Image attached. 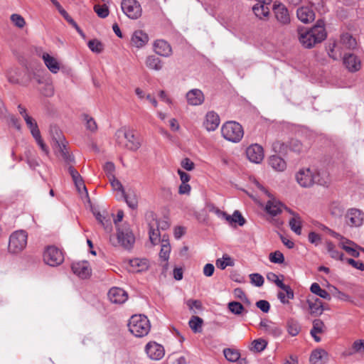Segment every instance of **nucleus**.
Instances as JSON below:
<instances>
[{"label": "nucleus", "mask_w": 364, "mask_h": 364, "mask_svg": "<svg viewBox=\"0 0 364 364\" xmlns=\"http://www.w3.org/2000/svg\"><path fill=\"white\" fill-rule=\"evenodd\" d=\"M326 36L325 23L322 19L318 20L316 25L309 30L299 29V42L306 48H311L322 42Z\"/></svg>", "instance_id": "nucleus-1"}, {"label": "nucleus", "mask_w": 364, "mask_h": 364, "mask_svg": "<svg viewBox=\"0 0 364 364\" xmlns=\"http://www.w3.org/2000/svg\"><path fill=\"white\" fill-rule=\"evenodd\" d=\"M128 327L129 331L135 336L141 338L146 336L150 331L151 324L148 318L141 314H135L129 320Z\"/></svg>", "instance_id": "nucleus-2"}, {"label": "nucleus", "mask_w": 364, "mask_h": 364, "mask_svg": "<svg viewBox=\"0 0 364 364\" xmlns=\"http://www.w3.org/2000/svg\"><path fill=\"white\" fill-rule=\"evenodd\" d=\"M221 134L226 140L237 143L242 139L244 131L242 127L239 123L230 121L225 122L222 126Z\"/></svg>", "instance_id": "nucleus-3"}, {"label": "nucleus", "mask_w": 364, "mask_h": 364, "mask_svg": "<svg viewBox=\"0 0 364 364\" xmlns=\"http://www.w3.org/2000/svg\"><path fill=\"white\" fill-rule=\"evenodd\" d=\"M123 138L127 140V143L124 146L128 149L131 151H136L140 148L141 142L139 139L135 136L133 130L126 129H120L117 130L115 133V140L119 145L122 144V141Z\"/></svg>", "instance_id": "nucleus-4"}, {"label": "nucleus", "mask_w": 364, "mask_h": 364, "mask_svg": "<svg viewBox=\"0 0 364 364\" xmlns=\"http://www.w3.org/2000/svg\"><path fill=\"white\" fill-rule=\"evenodd\" d=\"M28 235L25 230L14 232L9 237L8 250L12 254L21 252L27 245Z\"/></svg>", "instance_id": "nucleus-5"}, {"label": "nucleus", "mask_w": 364, "mask_h": 364, "mask_svg": "<svg viewBox=\"0 0 364 364\" xmlns=\"http://www.w3.org/2000/svg\"><path fill=\"white\" fill-rule=\"evenodd\" d=\"M44 262L50 267H57L64 261V255L61 250L55 246H48L43 253Z\"/></svg>", "instance_id": "nucleus-6"}, {"label": "nucleus", "mask_w": 364, "mask_h": 364, "mask_svg": "<svg viewBox=\"0 0 364 364\" xmlns=\"http://www.w3.org/2000/svg\"><path fill=\"white\" fill-rule=\"evenodd\" d=\"M53 129L56 135L53 136V140L55 143L57 151L65 163L68 164L73 163L75 161L74 156L68 152L64 136L61 134V132L58 128L54 127Z\"/></svg>", "instance_id": "nucleus-7"}, {"label": "nucleus", "mask_w": 364, "mask_h": 364, "mask_svg": "<svg viewBox=\"0 0 364 364\" xmlns=\"http://www.w3.org/2000/svg\"><path fill=\"white\" fill-rule=\"evenodd\" d=\"M298 183L304 188L311 186L316 183H320L318 175L314 173L310 168H301L296 174Z\"/></svg>", "instance_id": "nucleus-8"}, {"label": "nucleus", "mask_w": 364, "mask_h": 364, "mask_svg": "<svg viewBox=\"0 0 364 364\" xmlns=\"http://www.w3.org/2000/svg\"><path fill=\"white\" fill-rule=\"evenodd\" d=\"M344 221L350 228H359L363 224L364 213L358 208H349L344 215Z\"/></svg>", "instance_id": "nucleus-9"}, {"label": "nucleus", "mask_w": 364, "mask_h": 364, "mask_svg": "<svg viewBox=\"0 0 364 364\" xmlns=\"http://www.w3.org/2000/svg\"><path fill=\"white\" fill-rule=\"evenodd\" d=\"M121 8L123 13L131 19H137L141 15V8L136 0H122Z\"/></svg>", "instance_id": "nucleus-10"}, {"label": "nucleus", "mask_w": 364, "mask_h": 364, "mask_svg": "<svg viewBox=\"0 0 364 364\" xmlns=\"http://www.w3.org/2000/svg\"><path fill=\"white\" fill-rule=\"evenodd\" d=\"M117 240L125 248H130L134 243L135 238L128 225L117 228Z\"/></svg>", "instance_id": "nucleus-11"}, {"label": "nucleus", "mask_w": 364, "mask_h": 364, "mask_svg": "<svg viewBox=\"0 0 364 364\" xmlns=\"http://www.w3.org/2000/svg\"><path fill=\"white\" fill-rule=\"evenodd\" d=\"M145 352L148 357L153 360H161L165 354L164 346L155 341H150L146 345Z\"/></svg>", "instance_id": "nucleus-12"}, {"label": "nucleus", "mask_w": 364, "mask_h": 364, "mask_svg": "<svg viewBox=\"0 0 364 364\" xmlns=\"http://www.w3.org/2000/svg\"><path fill=\"white\" fill-rule=\"evenodd\" d=\"M107 296L109 301L114 304H122L128 299L127 291L119 287H112L108 293Z\"/></svg>", "instance_id": "nucleus-13"}, {"label": "nucleus", "mask_w": 364, "mask_h": 364, "mask_svg": "<svg viewBox=\"0 0 364 364\" xmlns=\"http://www.w3.org/2000/svg\"><path fill=\"white\" fill-rule=\"evenodd\" d=\"M247 159L252 163L259 164L264 159V150L262 146L255 144L246 149Z\"/></svg>", "instance_id": "nucleus-14"}, {"label": "nucleus", "mask_w": 364, "mask_h": 364, "mask_svg": "<svg viewBox=\"0 0 364 364\" xmlns=\"http://www.w3.org/2000/svg\"><path fill=\"white\" fill-rule=\"evenodd\" d=\"M273 11L277 21L282 25H287L290 22V16L286 6L281 4L274 2Z\"/></svg>", "instance_id": "nucleus-15"}, {"label": "nucleus", "mask_w": 364, "mask_h": 364, "mask_svg": "<svg viewBox=\"0 0 364 364\" xmlns=\"http://www.w3.org/2000/svg\"><path fill=\"white\" fill-rule=\"evenodd\" d=\"M149 262L146 259L134 258L129 260V273H141L149 270Z\"/></svg>", "instance_id": "nucleus-16"}, {"label": "nucleus", "mask_w": 364, "mask_h": 364, "mask_svg": "<svg viewBox=\"0 0 364 364\" xmlns=\"http://www.w3.org/2000/svg\"><path fill=\"white\" fill-rule=\"evenodd\" d=\"M343 62L345 67L351 73H355L359 70L361 68L360 60L354 54L344 53Z\"/></svg>", "instance_id": "nucleus-17"}, {"label": "nucleus", "mask_w": 364, "mask_h": 364, "mask_svg": "<svg viewBox=\"0 0 364 364\" xmlns=\"http://www.w3.org/2000/svg\"><path fill=\"white\" fill-rule=\"evenodd\" d=\"M187 102L191 106H198L203 104L205 97L203 92L199 89H192L186 95Z\"/></svg>", "instance_id": "nucleus-18"}, {"label": "nucleus", "mask_w": 364, "mask_h": 364, "mask_svg": "<svg viewBox=\"0 0 364 364\" xmlns=\"http://www.w3.org/2000/svg\"><path fill=\"white\" fill-rule=\"evenodd\" d=\"M220 122L218 114L213 111H210L205 115L203 125L208 132L215 131L218 127Z\"/></svg>", "instance_id": "nucleus-19"}, {"label": "nucleus", "mask_w": 364, "mask_h": 364, "mask_svg": "<svg viewBox=\"0 0 364 364\" xmlns=\"http://www.w3.org/2000/svg\"><path fill=\"white\" fill-rule=\"evenodd\" d=\"M284 207V205L282 203L272 198L267 202L264 210L269 215L277 216L282 212Z\"/></svg>", "instance_id": "nucleus-20"}, {"label": "nucleus", "mask_w": 364, "mask_h": 364, "mask_svg": "<svg viewBox=\"0 0 364 364\" xmlns=\"http://www.w3.org/2000/svg\"><path fill=\"white\" fill-rule=\"evenodd\" d=\"M149 36L141 30L135 31L131 38V43L137 48H143L149 41Z\"/></svg>", "instance_id": "nucleus-21"}, {"label": "nucleus", "mask_w": 364, "mask_h": 364, "mask_svg": "<svg viewBox=\"0 0 364 364\" xmlns=\"http://www.w3.org/2000/svg\"><path fill=\"white\" fill-rule=\"evenodd\" d=\"M121 198H124L129 208L136 210L138 208L139 195L135 190L130 188L127 192L124 191Z\"/></svg>", "instance_id": "nucleus-22"}, {"label": "nucleus", "mask_w": 364, "mask_h": 364, "mask_svg": "<svg viewBox=\"0 0 364 364\" xmlns=\"http://www.w3.org/2000/svg\"><path fill=\"white\" fill-rule=\"evenodd\" d=\"M297 18L304 23L311 22L315 18V14L309 6H301L296 11Z\"/></svg>", "instance_id": "nucleus-23"}, {"label": "nucleus", "mask_w": 364, "mask_h": 364, "mask_svg": "<svg viewBox=\"0 0 364 364\" xmlns=\"http://www.w3.org/2000/svg\"><path fill=\"white\" fill-rule=\"evenodd\" d=\"M154 48L156 53L161 56L168 57L172 53L171 46L164 40H156L154 43Z\"/></svg>", "instance_id": "nucleus-24"}, {"label": "nucleus", "mask_w": 364, "mask_h": 364, "mask_svg": "<svg viewBox=\"0 0 364 364\" xmlns=\"http://www.w3.org/2000/svg\"><path fill=\"white\" fill-rule=\"evenodd\" d=\"M68 172L70 174L73 181L79 192L83 191L86 195H87V191L86 186L85 185L84 181L80 176V174L77 172L76 169L72 166L68 167Z\"/></svg>", "instance_id": "nucleus-25"}, {"label": "nucleus", "mask_w": 364, "mask_h": 364, "mask_svg": "<svg viewBox=\"0 0 364 364\" xmlns=\"http://www.w3.org/2000/svg\"><path fill=\"white\" fill-rule=\"evenodd\" d=\"M326 50H327L328 55H329V57L331 58L332 59H333L334 60H337L341 58L343 53V49L342 48L341 45L338 44L335 41H329L327 47H326Z\"/></svg>", "instance_id": "nucleus-26"}, {"label": "nucleus", "mask_w": 364, "mask_h": 364, "mask_svg": "<svg viewBox=\"0 0 364 364\" xmlns=\"http://www.w3.org/2000/svg\"><path fill=\"white\" fill-rule=\"evenodd\" d=\"M42 59L48 69L53 74H56L60 70V64L58 61L47 53H43Z\"/></svg>", "instance_id": "nucleus-27"}, {"label": "nucleus", "mask_w": 364, "mask_h": 364, "mask_svg": "<svg viewBox=\"0 0 364 364\" xmlns=\"http://www.w3.org/2000/svg\"><path fill=\"white\" fill-rule=\"evenodd\" d=\"M307 304L311 315L320 316L322 314L324 309L323 302L319 299L309 298L307 299Z\"/></svg>", "instance_id": "nucleus-28"}, {"label": "nucleus", "mask_w": 364, "mask_h": 364, "mask_svg": "<svg viewBox=\"0 0 364 364\" xmlns=\"http://www.w3.org/2000/svg\"><path fill=\"white\" fill-rule=\"evenodd\" d=\"M269 166L276 171L282 172L287 168V163L278 155H272L269 158Z\"/></svg>", "instance_id": "nucleus-29"}, {"label": "nucleus", "mask_w": 364, "mask_h": 364, "mask_svg": "<svg viewBox=\"0 0 364 364\" xmlns=\"http://www.w3.org/2000/svg\"><path fill=\"white\" fill-rule=\"evenodd\" d=\"M338 44L341 45L342 48L344 49H354L356 47V40L349 33H343L341 36Z\"/></svg>", "instance_id": "nucleus-30"}, {"label": "nucleus", "mask_w": 364, "mask_h": 364, "mask_svg": "<svg viewBox=\"0 0 364 364\" xmlns=\"http://www.w3.org/2000/svg\"><path fill=\"white\" fill-rule=\"evenodd\" d=\"M145 65L150 70L159 71L163 68L164 63L159 58L151 55L146 58Z\"/></svg>", "instance_id": "nucleus-31"}, {"label": "nucleus", "mask_w": 364, "mask_h": 364, "mask_svg": "<svg viewBox=\"0 0 364 364\" xmlns=\"http://www.w3.org/2000/svg\"><path fill=\"white\" fill-rule=\"evenodd\" d=\"M73 273H90L92 269L86 260L73 262L71 264Z\"/></svg>", "instance_id": "nucleus-32"}, {"label": "nucleus", "mask_w": 364, "mask_h": 364, "mask_svg": "<svg viewBox=\"0 0 364 364\" xmlns=\"http://www.w3.org/2000/svg\"><path fill=\"white\" fill-rule=\"evenodd\" d=\"M225 220L231 225L237 223L240 226H243L246 223L245 219L239 210H235L232 215L227 214Z\"/></svg>", "instance_id": "nucleus-33"}, {"label": "nucleus", "mask_w": 364, "mask_h": 364, "mask_svg": "<svg viewBox=\"0 0 364 364\" xmlns=\"http://www.w3.org/2000/svg\"><path fill=\"white\" fill-rule=\"evenodd\" d=\"M252 11L255 16L259 18L268 16L269 14V9L268 5L257 3L252 7Z\"/></svg>", "instance_id": "nucleus-34"}, {"label": "nucleus", "mask_w": 364, "mask_h": 364, "mask_svg": "<svg viewBox=\"0 0 364 364\" xmlns=\"http://www.w3.org/2000/svg\"><path fill=\"white\" fill-rule=\"evenodd\" d=\"M310 290L313 294L327 301H330L331 299L330 294L326 290L321 289L317 283H313L311 285Z\"/></svg>", "instance_id": "nucleus-35"}, {"label": "nucleus", "mask_w": 364, "mask_h": 364, "mask_svg": "<svg viewBox=\"0 0 364 364\" xmlns=\"http://www.w3.org/2000/svg\"><path fill=\"white\" fill-rule=\"evenodd\" d=\"M287 328L289 334H290L291 336H297L301 331L299 323L294 318L288 319L287 323Z\"/></svg>", "instance_id": "nucleus-36"}, {"label": "nucleus", "mask_w": 364, "mask_h": 364, "mask_svg": "<svg viewBox=\"0 0 364 364\" xmlns=\"http://www.w3.org/2000/svg\"><path fill=\"white\" fill-rule=\"evenodd\" d=\"M291 230L296 235H300L301 234V219L299 215H294L292 217L289 222Z\"/></svg>", "instance_id": "nucleus-37"}, {"label": "nucleus", "mask_w": 364, "mask_h": 364, "mask_svg": "<svg viewBox=\"0 0 364 364\" xmlns=\"http://www.w3.org/2000/svg\"><path fill=\"white\" fill-rule=\"evenodd\" d=\"M203 321L197 316H193L189 322V326L194 333H200L202 331V325Z\"/></svg>", "instance_id": "nucleus-38"}, {"label": "nucleus", "mask_w": 364, "mask_h": 364, "mask_svg": "<svg viewBox=\"0 0 364 364\" xmlns=\"http://www.w3.org/2000/svg\"><path fill=\"white\" fill-rule=\"evenodd\" d=\"M20 70L17 68H11L6 72V78L11 84L19 83Z\"/></svg>", "instance_id": "nucleus-39"}, {"label": "nucleus", "mask_w": 364, "mask_h": 364, "mask_svg": "<svg viewBox=\"0 0 364 364\" xmlns=\"http://www.w3.org/2000/svg\"><path fill=\"white\" fill-rule=\"evenodd\" d=\"M171 252V245L167 240H162V244L161 247V250L159 252L160 258L164 261H167L169 258V255Z\"/></svg>", "instance_id": "nucleus-40"}, {"label": "nucleus", "mask_w": 364, "mask_h": 364, "mask_svg": "<svg viewBox=\"0 0 364 364\" xmlns=\"http://www.w3.org/2000/svg\"><path fill=\"white\" fill-rule=\"evenodd\" d=\"M149 240L153 245H156L160 242V232L156 228H155L154 225H152L151 223H149Z\"/></svg>", "instance_id": "nucleus-41"}, {"label": "nucleus", "mask_w": 364, "mask_h": 364, "mask_svg": "<svg viewBox=\"0 0 364 364\" xmlns=\"http://www.w3.org/2000/svg\"><path fill=\"white\" fill-rule=\"evenodd\" d=\"M223 354L225 358L230 362H236L240 357L239 351L232 348H225L223 350Z\"/></svg>", "instance_id": "nucleus-42"}, {"label": "nucleus", "mask_w": 364, "mask_h": 364, "mask_svg": "<svg viewBox=\"0 0 364 364\" xmlns=\"http://www.w3.org/2000/svg\"><path fill=\"white\" fill-rule=\"evenodd\" d=\"M326 250L332 258L343 259V253L336 249L332 242L328 241L326 242Z\"/></svg>", "instance_id": "nucleus-43"}, {"label": "nucleus", "mask_w": 364, "mask_h": 364, "mask_svg": "<svg viewBox=\"0 0 364 364\" xmlns=\"http://www.w3.org/2000/svg\"><path fill=\"white\" fill-rule=\"evenodd\" d=\"M228 309L235 315H240L245 310L243 305L238 301L229 302Z\"/></svg>", "instance_id": "nucleus-44"}, {"label": "nucleus", "mask_w": 364, "mask_h": 364, "mask_svg": "<svg viewBox=\"0 0 364 364\" xmlns=\"http://www.w3.org/2000/svg\"><path fill=\"white\" fill-rule=\"evenodd\" d=\"M233 260L229 256H223V258L216 260V266L221 270L225 269L228 266H232Z\"/></svg>", "instance_id": "nucleus-45"}, {"label": "nucleus", "mask_w": 364, "mask_h": 364, "mask_svg": "<svg viewBox=\"0 0 364 364\" xmlns=\"http://www.w3.org/2000/svg\"><path fill=\"white\" fill-rule=\"evenodd\" d=\"M355 353L364 354V340L360 339L353 342L352 350L349 353V355H353Z\"/></svg>", "instance_id": "nucleus-46"}, {"label": "nucleus", "mask_w": 364, "mask_h": 364, "mask_svg": "<svg viewBox=\"0 0 364 364\" xmlns=\"http://www.w3.org/2000/svg\"><path fill=\"white\" fill-rule=\"evenodd\" d=\"M266 332L274 338H278L282 335V330L276 323H271L270 326H267Z\"/></svg>", "instance_id": "nucleus-47"}, {"label": "nucleus", "mask_w": 364, "mask_h": 364, "mask_svg": "<svg viewBox=\"0 0 364 364\" xmlns=\"http://www.w3.org/2000/svg\"><path fill=\"white\" fill-rule=\"evenodd\" d=\"M87 46L92 52L96 53H100L103 50L102 43L96 39L89 41Z\"/></svg>", "instance_id": "nucleus-48"}, {"label": "nucleus", "mask_w": 364, "mask_h": 364, "mask_svg": "<svg viewBox=\"0 0 364 364\" xmlns=\"http://www.w3.org/2000/svg\"><path fill=\"white\" fill-rule=\"evenodd\" d=\"M150 216L153 219V221L151 222L152 223V225H154V226L158 229H161L163 230H167L168 228H169V223L168 222L165 220V219H163V220H155L154 219V213H151L150 214Z\"/></svg>", "instance_id": "nucleus-49"}, {"label": "nucleus", "mask_w": 364, "mask_h": 364, "mask_svg": "<svg viewBox=\"0 0 364 364\" xmlns=\"http://www.w3.org/2000/svg\"><path fill=\"white\" fill-rule=\"evenodd\" d=\"M11 22L18 28H22L26 25L25 19L22 16L18 14H14L11 16Z\"/></svg>", "instance_id": "nucleus-50"}, {"label": "nucleus", "mask_w": 364, "mask_h": 364, "mask_svg": "<svg viewBox=\"0 0 364 364\" xmlns=\"http://www.w3.org/2000/svg\"><path fill=\"white\" fill-rule=\"evenodd\" d=\"M252 348L256 352H262L265 349L267 342L262 338L255 339L252 343Z\"/></svg>", "instance_id": "nucleus-51"}, {"label": "nucleus", "mask_w": 364, "mask_h": 364, "mask_svg": "<svg viewBox=\"0 0 364 364\" xmlns=\"http://www.w3.org/2000/svg\"><path fill=\"white\" fill-rule=\"evenodd\" d=\"M330 212L334 217H341L343 213V208L338 203H333L330 206Z\"/></svg>", "instance_id": "nucleus-52"}, {"label": "nucleus", "mask_w": 364, "mask_h": 364, "mask_svg": "<svg viewBox=\"0 0 364 364\" xmlns=\"http://www.w3.org/2000/svg\"><path fill=\"white\" fill-rule=\"evenodd\" d=\"M109 181L114 191L119 192L121 196L124 194V192L125 191L124 188L122 183L117 179L114 176H112V177L109 178Z\"/></svg>", "instance_id": "nucleus-53"}, {"label": "nucleus", "mask_w": 364, "mask_h": 364, "mask_svg": "<svg viewBox=\"0 0 364 364\" xmlns=\"http://www.w3.org/2000/svg\"><path fill=\"white\" fill-rule=\"evenodd\" d=\"M326 354V353L323 350H316L312 352L310 356V361L313 364H318V362L322 359L323 356Z\"/></svg>", "instance_id": "nucleus-54"}, {"label": "nucleus", "mask_w": 364, "mask_h": 364, "mask_svg": "<svg viewBox=\"0 0 364 364\" xmlns=\"http://www.w3.org/2000/svg\"><path fill=\"white\" fill-rule=\"evenodd\" d=\"M324 323L321 319H314L310 334L321 333L323 331Z\"/></svg>", "instance_id": "nucleus-55"}, {"label": "nucleus", "mask_w": 364, "mask_h": 364, "mask_svg": "<svg viewBox=\"0 0 364 364\" xmlns=\"http://www.w3.org/2000/svg\"><path fill=\"white\" fill-rule=\"evenodd\" d=\"M94 10L97 13L99 17L100 18H106L109 15V9L108 7L104 4L102 6L95 5L94 6Z\"/></svg>", "instance_id": "nucleus-56"}, {"label": "nucleus", "mask_w": 364, "mask_h": 364, "mask_svg": "<svg viewBox=\"0 0 364 364\" xmlns=\"http://www.w3.org/2000/svg\"><path fill=\"white\" fill-rule=\"evenodd\" d=\"M84 119L86 122L87 129H88L91 132H95L97 130V126L96 122L95 121V119L92 117H90L89 115L85 114Z\"/></svg>", "instance_id": "nucleus-57"}, {"label": "nucleus", "mask_w": 364, "mask_h": 364, "mask_svg": "<svg viewBox=\"0 0 364 364\" xmlns=\"http://www.w3.org/2000/svg\"><path fill=\"white\" fill-rule=\"evenodd\" d=\"M26 162L29 167L32 169H35L37 166H39L38 161L37 159L32 156L30 150H28L26 154Z\"/></svg>", "instance_id": "nucleus-58"}, {"label": "nucleus", "mask_w": 364, "mask_h": 364, "mask_svg": "<svg viewBox=\"0 0 364 364\" xmlns=\"http://www.w3.org/2000/svg\"><path fill=\"white\" fill-rule=\"evenodd\" d=\"M250 282L255 287H262L264 284V277L262 274H250Z\"/></svg>", "instance_id": "nucleus-59"}, {"label": "nucleus", "mask_w": 364, "mask_h": 364, "mask_svg": "<svg viewBox=\"0 0 364 364\" xmlns=\"http://www.w3.org/2000/svg\"><path fill=\"white\" fill-rule=\"evenodd\" d=\"M290 149L294 152L300 153L303 150V145L297 139H291L289 143Z\"/></svg>", "instance_id": "nucleus-60"}, {"label": "nucleus", "mask_w": 364, "mask_h": 364, "mask_svg": "<svg viewBox=\"0 0 364 364\" xmlns=\"http://www.w3.org/2000/svg\"><path fill=\"white\" fill-rule=\"evenodd\" d=\"M269 259L273 263H282L284 261V255L279 251H276L270 254Z\"/></svg>", "instance_id": "nucleus-61"}, {"label": "nucleus", "mask_w": 364, "mask_h": 364, "mask_svg": "<svg viewBox=\"0 0 364 364\" xmlns=\"http://www.w3.org/2000/svg\"><path fill=\"white\" fill-rule=\"evenodd\" d=\"M256 306L262 312L267 313L270 309V304L266 300H259L256 302Z\"/></svg>", "instance_id": "nucleus-62"}, {"label": "nucleus", "mask_w": 364, "mask_h": 364, "mask_svg": "<svg viewBox=\"0 0 364 364\" xmlns=\"http://www.w3.org/2000/svg\"><path fill=\"white\" fill-rule=\"evenodd\" d=\"M181 166L183 168L189 171L193 170L195 168L194 163L188 158L183 159L181 162Z\"/></svg>", "instance_id": "nucleus-63"}, {"label": "nucleus", "mask_w": 364, "mask_h": 364, "mask_svg": "<svg viewBox=\"0 0 364 364\" xmlns=\"http://www.w3.org/2000/svg\"><path fill=\"white\" fill-rule=\"evenodd\" d=\"M347 262L355 269L364 271V263L363 262L360 260H355L353 259H347Z\"/></svg>", "instance_id": "nucleus-64"}]
</instances>
